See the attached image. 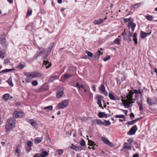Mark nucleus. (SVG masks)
Listing matches in <instances>:
<instances>
[{"label": "nucleus", "mask_w": 157, "mask_h": 157, "mask_svg": "<svg viewBox=\"0 0 157 157\" xmlns=\"http://www.w3.org/2000/svg\"><path fill=\"white\" fill-rule=\"evenodd\" d=\"M41 54L40 52H37L35 54L33 57V59H37V58L40 56V55Z\"/></svg>", "instance_id": "nucleus-35"}, {"label": "nucleus", "mask_w": 157, "mask_h": 157, "mask_svg": "<svg viewBox=\"0 0 157 157\" xmlns=\"http://www.w3.org/2000/svg\"><path fill=\"white\" fill-rule=\"evenodd\" d=\"M89 138H87V139H88ZM88 140V144L90 146H92L93 145H95V144L94 142L90 140Z\"/></svg>", "instance_id": "nucleus-41"}, {"label": "nucleus", "mask_w": 157, "mask_h": 157, "mask_svg": "<svg viewBox=\"0 0 157 157\" xmlns=\"http://www.w3.org/2000/svg\"><path fill=\"white\" fill-rule=\"evenodd\" d=\"M64 94L63 90L61 89L58 90L57 92L56 96L58 98H61Z\"/></svg>", "instance_id": "nucleus-13"}, {"label": "nucleus", "mask_w": 157, "mask_h": 157, "mask_svg": "<svg viewBox=\"0 0 157 157\" xmlns=\"http://www.w3.org/2000/svg\"><path fill=\"white\" fill-rule=\"evenodd\" d=\"M110 56H108L105 58H104L103 59V60L104 61H106L107 60H108L110 59Z\"/></svg>", "instance_id": "nucleus-53"}, {"label": "nucleus", "mask_w": 157, "mask_h": 157, "mask_svg": "<svg viewBox=\"0 0 157 157\" xmlns=\"http://www.w3.org/2000/svg\"><path fill=\"white\" fill-rule=\"evenodd\" d=\"M82 149V148L79 146H75L74 147V150L76 151H80Z\"/></svg>", "instance_id": "nucleus-25"}, {"label": "nucleus", "mask_w": 157, "mask_h": 157, "mask_svg": "<svg viewBox=\"0 0 157 157\" xmlns=\"http://www.w3.org/2000/svg\"><path fill=\"white\" fill-rule=\"evenodd\" d=\"M33 78H36L42 77L43 76L42 74L39 72H33Z\"/></svg>", "instance_id": "nucleus-11"}, {"label": "nucleus", "mask_w": 157, "mask_h": 157, "mask_svg": "<svg viewBox=\"0 0 157 157\" xmlns=\"http://www.w3.org/2000/svg\"><path fill=\"white\" fill-rule=\"evenodd\" d=\"M137 104L139 107L140 106L143 105L142 99H141L140 100V102L138 103Z\"/></svg>", "instance_id": "nucleus-60"}, {"label": "nucleus", "mask_w": 157, "mask_h": 157, "mask_svg": "<svg viewBox=\"0 0 157 157\" xmlns=\"http://www.w3.org/2000/svg\"><path fill=\"white\" fill-rule=\"evenodd\" d=\"M146 18L149 21H151L152 20V16L148 15L146 16Z\"/></svg>", "instance_id": "nucleus-44"}, {"label": "nucleus", "mask_w": 157, "mask_h": 157, "mask_svg": "<svg viewBox=\"0 0 157 157\" xmlns=\"http://www.w3.org/2000/svg\"><path fill=\"white\" fill-rule=\"evenodd\" d=\"M92 124L97 123L98 124L103 125L104 124V122L102 121L100 119H94L92 120Z\"/></svg>", "instance_id": "nucleus-12"}, {"label": "nucleus", "mask_w": 157, "mask_h": 157, "mask_svg": "<svg viewBox=\"0 0 157 157\" xmlns=\"http://www.w3.org/2000/svg\"><path fill=\"white\" fill-rule=\"evenodd\" d=\"M40 53L41 54H45V53H47L46 52L45 49L43 48H40Z\"/></svg>", "instance_id": "nucleus-26"}, {"label": "nucleus", "mask_w": 157, "mask_h": 157, "mask_svg": "<svg viewBox=\"0 0 157 157\" xmlns=\"http://www.w3.org/2000/svg\"><path fill=\"white\" fill-rule=\"evenodd\" d=\"M24 113L21 111H15L13 114V116L16 118H21L23 117Z\"/></svg>", "instance_id": "nucleus-4"}, {"label": "nucleus", "mask_w": 157, "mask_h": 157, "mask_svg": "<svg viewBox=\"0 0 157 157\" xmlns=\"http://www.w3.org/2000/svg\"><path fill=\"white\" fill-rule=\"evenodd\" d=\"M109 97L110 99L115 101L120 100L121 97H122L121 96H119V94H118V95L115 96H114V95L111 93H109Z\"/></svg>", "instance_id": "nucleus-5"}, {"label": "nucleus", "mask_w": 157, "mask_h": 157, "mask_svg": "<svg viewBox=\"0 0 157 157\" xmlns=\"http://www.w3.org/2000/svg\"><path fill=\"white\" fill-rule=\"evenodd\" d=\"M6 52L5 50L3 49H1L0 48V58L2 59H3L4 57L3 55H5Z\"/></svg>", "instance_id": "nucleus-17"}, {"label": "nucleus", "mask_w": 157, "mask_h": 157, "mask_svg": "<svg viewBox=\"0 0 157 157\" xmlns=\"http://www.w3.org/2000/svg\"><path fill=\"white\" fill-rule=\"evenodd\" d=\"M136 24L135 23H133V22H129L128 24V27L129 29H130V27L132 31L133 32L135 28L136 27Z\"/></svg>", "instance_id": "nucleus-8"}, {"label": "nucleus", "mask_w": 157, "mask_h": 157, "mask_svg": "<svg viewBox=\"0 0 157 157\" xmlns=\"http://www.w3.org/2000/svg\"><path fill=\"white\" fill-rule=\"evenodd\" d=\"M130 103L124 104V106L125 108H128L130 106Z\"/></svg>", "instance_id": "nucleus-57"}, {"label": "nucleus", "mask_w": 157, "mask_h": 157, "mask_svg": "<svg viewBox=\"0 0 157 157\" xmlns=\"http://www.w3.org/2000/svg\"><path fill=\"white\" fill-rule=\"evenodd\" d=\"M140 5V3H138L136 4H135L133 6V8H134L135 9L137 8L138 7H139Z\"/></svg>", "instance_id": "nucleus-50"}, {"label": "nucleus", "mask_w": 157, "mask_h": 157, "mask_svg": "<svg viewBox=\"0 0 157 157\" xmlns=\"http://www.w3.org/2000/svg\"><path fill=\"white\" fill-rule=\"evenodd\" d=\"M128 36H123V39L124 40H128Z\"/></svg>", "instance_id": "nucleus-61"}, {"label": "nucleus", "mask_w": 157, "mask_h": 157, "mask_svg": "<svg viewBox=\"0 0 157 157\" xmlns=\"http://www.w3.org/2000/svg\"><path fill=\"white\" fill-rule=\"evenodd\" d=\"M134 94V93L132 91H130L128 94L127 95V97L128 99L129 100H134V101L135 100V99H133L132 98L133 96L132 95Z\"/></svg>", "instance_id": "nucleus-16"}, {"label": "nucleus", "mask_w": 157, "mask_h": 157, "mask_svg": "<svg viewBox=\"0 0 157 157\" xmlns=\"http://www.w3.org/2000/svg\"><path fill=\"white\" fill-rule=\"evenodd\" d=\"M140 38H144L147 36L146 33L142 31L140 33Z\"/></svg>", "instance_id": "nucleus-31"}, {"label": "nucleus", "mask_w": 157, "mask_h": 157, "mask_svg": "<svg viewBox=\"0 0 157 157\" xmlns=\"http://www.w3.org/2000/svg\"><path fill=\"white\" fill-rule=\"evenodd\" d=\"M147 102L148 105L150 106H152L155 104V103L151 102V99H147Z\"/></svg>", "instance_id": "nucleus-29"}, {"label": "nucleus", "mask_w": 157, "mask_h": 157, "mask_svg": "<svg viewBox=\"0 0 157 157\" xmlns=\"http://www.w3.org/2000/svg\"><path fill=\"white\" fill-rule=\"evenodd\" d=\"M32 13V10L31 9H28L26 14V17L30 16Z\"/></svg>", "instance_id": "nucleus-45"}, {"label": "nucleus", "mask_w": 157, "mask_h": 157, "mask_svg": "<svg viewBox=\"0 0 157 157\" xmlns=\"http://www.w3.org/2000/svg\"><path fill=\"white\" fill-rule=\"evenodd\" d=\"M85 53L87 54L88 56L91 57L93 56V54L91 52L89 51H86Z\"/></svg>", "instance_id": "nucleus-38"}, {"label": "nucleus", "mask_w": 157, "mask_h": 157, "mask_svg": "<svg viewBox=\"0 0 157 157\" xmlns=\"http://www.w3.org/2000/svg\"><path fill=\"white\" fill-rule=\"evenodd\" d=\"M73 76V75H69L68 74H66L63 75L61 76V78L62 80H66Z\"/></svg>", "instance_id": "nucleus-14"}, {"label": "nucleus", "mask_w": 157, "mask_h": 157, "mask_svg": "<svg viewBox=\"0 0 157 157\" xmlns=\"http://www.w3.org/2000/svg\"><path fill=\"white\" fill-rule=\"evenodd\" d=\"M32 149L31 148L29 147L28 148L27 147H25V150L26 151L27 153H29V151H30Z\"/></svg>", "instance_id": "nucleus-55"}, {"label": "nucleus", "mask_w": 157, "mask_h": 157, "mask_svg": "<svg viewBox=\"0 0 157 157\" xmlns=\"http://www.w3.org/2000/svg\"><path fill=\"white\" fill-rule=\"evenodd\" d=\"M99 90L101 93H103L105 91V88L104 84H101L99 88Z\"/></svg>", "instance_id": "nucleus-21"}, {"label": "nucleus", "mask_w": 157, "mask_h": 157, "mask_svg": "<svg viewBox=\"0 0 157 157\" xmlns=\"http://www.w3.org/2000/svg\"><path fill=\"white\" fill-rule=\"evenodd\" d=\"M102 141L104 143L106 144H108L109 146L111 147H113L114 145L112 143L110 142L106 138H101Z\"/></svg>", "instance_id": "nucleus-10"}, {"label": "nucleus", "mask_w": 157, "mask_h": 157, "mask_svg": "<svg viewBox=\"0 0 157 157\" xmlns=\"http://www.w3.org/2000/svg\"><path fill=\"white\" fill-rule=\"evenodd\" d=\"M48 154V153L47 151H43L42 152L40 155L41 157H45L47 156Z\"/></svg>", "instance_id": "nucleus-28"}, {"label": "nucleus", "mask_w": 157, "mask_h": 157, "mask_svg": "<svg viewBox=\"0 0 157 157\" xmlns=\"http://www.w3.org/2000/svg\"><path fill=\"white\" fill-rule=\"evenodd\" d=\"M32 143L31 141L28 142L27 143V146L31 148L32 146Z\"/></svg>", "instance_id": "nucleus-49"}, {"label": "nucleus", "mask_w": 157, "mask_h": 157, "mask_svg": "<svg viewBox=\"0 0 157 157\" xmlns=\"http://www.w3.org/2000/svg\"><path fill=\"white\" fill-rule=\"evenodd\" d=\"M33 157H40V154L38 153L35 154Z\"/></svg>", "instance_id": "nucleus-62"}, {"label": "nucleus", "mask_w": 157, "mask_h": 157, "mask_svg": "<svg viewBox=\"0 0 157 157\" xmlns=\"http://www.w3.org/2000/svg\"><path fill=\"white\" fill-rule=\"evenodd\" d=\"M129 116L131 117L134 118L135 117L134 115L132 113H131L130 114Z\"/></svg>", "instance_id": "nucleus-64"}, {"label": "nucleus", "mask_w": 157, "mask_h": 157, "mask_svg": "<svg viewBox=\"0 0 157 157\" xmlns=\"http://www.w3.org/2000/svg\"><path fill=\"white\" fill-rule=\"evenodd\" d=\"M133 93H134L136 94H141L142 93V92H141L140 90H133Z\"/></svg>", "instance_id": "nucleus-46"}, {"label": "nucleus", "mask_w": 157, "mask_h": 157, "mask_svg": "<svg viewBox=\"0 0 157 157\" xmlns=\"http://www.w3.org/2000/svg\"><path fill=\"white\" fill-rule=\"evenodd\" d=\"M32 85L35 86H37L38 85V82L37 81L34 80L32 81Z\"/></svg>", "instance_id": "nucleus-47"}, {"label": "nucleus", "mask_w": 157, "mask_h": 157, "mask_svg": "<svg viewBox=\"0 0 157 157\" xmlns=\"http://www.w3.org/2000/svg\"><path fill=\"white\" fill-rule=\"evenodd\" d=\"M104 121L105 122H104V124H103V125H104L105 126L109 125L111 124V122L109 121L104 120Z\"/></svg>", "instance_id": "nucleus-34"}, {"label": "nucleus", "mask_w": 157, "mask_h": 157, "mask_svg": "<svg viewBox=\"0 0 157 157\" xmlns=\"http://www.w3.org/2000/svg\"><path fill=\"white\" fill-rule=\"evenodd\" d=\"M15 120L14 119L12 118H10L7 120L6 126L7 132H9L14 127Z\"/></svg>", "instance_id": "nucleus-1"}, {"label": "nucleus", "mask_w": 157, "mask_h": 157, "mask_svg": "<svg viewBox=\"0 0 157 157\" xmlns=\"http://www.w3.org/2000/svg\"><path fill=\"white\" fill-rule=\"evenodd\" d=\"M69 104V102L67 100H64L59 103L58 105V107L59 109H63L67 107Z\"/></svg>", "instance_id": "nucleus-3"}, {"label": "nucleus", "mask_w": 157, "mask_h": 157, "mask_svg": "<svg viewBox=\"0 0 157 157\" xmlns=\"http://www.w3.org/2000/svg\"><path fill=\"white\" fill-rule=\"evenodd\" d=\"M97 100H101L103 99L104 97L101 95H97Z\"/></svg>", "instance_id": "nucleus-48"}, {"label": "nucleus", "mask_w": 157, "mask_h": 157, "mask_svg": "<svg viewBox=\"0 0 157 157\" xmlns=\"http://www.w3.org/2000/svg\"><path fill=\"white\" fill-rule=\"evenodd\" d=\"M127 144V143H124V149H128V150L130 149L131 148V146L126 145V144Z\"/></svg>", "instance_id": "nucleus-37"}, {"label": "nucleus", "mask_w": 157, "mask_h": 157, "mask_svg": "<svg viewBox=\"0 0 157 157\" xmlns=\"http://www.w3.org/2000/svg\"><path fill=\"white\" fill-rule=\"evenodd\" d=\"M131 18L130 17H129L128 18H124L123 19V20L124 21V22L126 23L128 22V21L131 20Z\"/></svg>", "instance_id": "nucleus-52"}, {"label": "nucleus", "mask_w": 157, "mask_h": 157, "mask_svg": "<svg viewBox=\"0 0 157 157\" xmlns=\"http://www.w3.org/2000/svg\"><path fill=\"white\" fill-rule=\"evenodd\" d=\"M9 96V94H6L3 95V98L5 101H7L8 99Z\"/></svg>", "instance_id": "nucleus-30"}, {"label": "nucleus", "mask_w": 157, "mask_h": 157, "mask_svg": "<svg viewBox=\"0 0 157 157\" xmlns=\"http://www.w3.org/2000/svg\"><path fill=\"white\" fill-rule=\"evenodd\" d=\"M114 117L117 118H121L123 119H124L125 118V116L124 115H116L114 116Z\"/></svg>", "instance_id": "nucleus-33"}, {"label": "nucleus", "mask_w": 157, "mask_h": 157, "mask_svg": "<svg viewBox=\"0 0 157 157\" xmlns=\"http://www.w3.org/2000/svg\"><path fill=\"white\" fill-rule=\"evenodd\" d=\"M53 107L52 105H50L48 106L45 107L43 109H48L49 110L52 111V109Z\"/></svg>", "instance_id": "nucleus-40"}, {"label": "nucleus", "mask_w": 157, "mask_h": 157, "mask_svg": "<svg viewBox=\"0 0 157 157\" xmlns=\"http://www.w3.org/2000/svg\"><path fill=\"white\" fill-rule=\"evenodd\" d=\"M80 145L82 147H84L85 146L86 143L84 140L82 139L80 143Z\"/></svg>", "instance_id": "nucleus-43"}, {"label": "nucleus", "mask_w": 157, "mask_h": 157, "mask_svg": "<svg viewBox=\"0 0 157 157\" xmlns=\"http://www.w3.org/2000/svg\"><path fill=\"white\" fill-rule=\"evenodd\" d=\"M24 75L26 76L28 78H29V79H31V78H33V72L30 73V72H25L24 73Z\"/></svg>", "instance_id": "nucleus-19"}, {"label": "nucleus", "mask_w": 157, "mask_h": 157, "mask_svg": "<svg viewBox=\"0 0 157 157\" xmlns=\"http://www.w3.org/2000/svg\"><path fill=\"white\" fill-rule=\"evenodd\" d=\"M104 112H99L98 114V116L99 118H102L104 117Z\"/></svg>", "instance_id": "nucleus-36"}, {"label": "nucleus", "mask_w": 157, "mask_h": 157, "mask_svg": "<svg viewBox=\"0 0 157 157\" xmlns=\"http://www.w3.org/2000/svg\"><path fill=\"white\" fill-rule=\"evenodd\" d=\"M133 40L135 44L136 45L137 44V38H133Z\"/></svg>", "instance_id": "nucleus-58"}, {"label": "nucleus", "mask_w": 157, "mask_h": 157, "mask_svg": "<svg viewBox=\"0 0 157 157\" xmlns=\"http://www.w3.org/2000/svg\"><path fill=\"white\" fill-rule=\"evenodd\" d=\"M25 67V65L24 63L21 62L16 67V68H19L20 69H23Z\"/></svg>", "instance_id": "nucleus-18"}, {"label": "nucleus", "mask_w": 157, "mask_h": 157, "mask_svg": "<svg viewBox=\"0 0 157 157\" xmlns=\"http://www.w3.org/2000/svg\"><path fill=\"white\" fill-rule=\"evenodd\" d=\"M120 40L119 39L117 38L114 40L113 42L115 44H119L120 43Z\"/></svg>", "instance_id": "nucleus-39"}, {"label": "nucleus", "mask_w": 157, "mask_h": 157, "mask_svg": "<svg viewBox=\"0 0 157 157\" xmlns=\"http://www.w3.org/2000/svg\"><path fill=\"white\" fill-rule=\"evenodd\" d=\"M9 61L10 60L8 59H5L4 60V63L7 64Z\"/></svg>", "instance_id": "nucleus-63"}, {"label": "nucleus", "mask_w": 157, "mask_h": 157, "mask_svg": "<svg viewBox=\"0 0 157 157\" xmlns=\"http://www.w3.org/2000/svg\"><path fill=\"white\" fill-rule=\"evenodd\" d=\"M103 21V19H100L98 20H95L94 21V23L95 25L99 24L101 23Z\"/></svg>", "instance_id": "nucleus-24"}, {"label": "nucleus", "mask_w": 157, "mask_h": 157, "mask_svg": "<svg viewBox=\"0 0 157 157\" xmlns=\"http://www.w3.org/2000/svg\"><path fill=\"white\" fill-rule=\"evenodd\" d=\"M81 120L82 122H85L87 121V119L85 117H82L81 118Z\"/></svg>", "instance_id": "nucleus-56"}, {"label": "nucleus", "mask_w": 157, "mask_h": 157, "mask_svg": "<svg viewBox=\"0 0 157 157\" xmlns=\"http://www.w3.org/2000/svg\"><path fill=\"white\" fill-rule=\"evenodd\" d=\"M15 70V69H6L2 70L0 71V74L5 73L11 71Z\"/></svg>", "instance_id": "nucleus-23"}, {"label": "nucleus", "mask_w": 157, "mask_h": 157, "mask_svg": "<svg viewBox=\"0 0 157 157\" xmlns=\"http://www.w3.org/2000/svg\"><path fill=\"white\" fill-rule=\"evenodd\" d=\"M103 52H101L99 50H98V52H96L94 56V57L98 59L100 55H102Z\"/></svg>", "instance_id": "nucleus-22"}, {"label": "nucleus", "mask_w": 157, "mask_h": 157, "mask_svg": "<svg viewBox=\"0 0 157 157\" xmlns=\"http://www.w3.org/2000/svg\"><path fill=\"white\" fill-rule=\"evenodd\" d=\"M8 84L11 86H13V85L12 82V78L11 77H10L7 81Z\"/></svg>", "instance_id": "nucleus-27"}, {"label": "nucleus", "mask_w": 157, "mask_h": 157, "mask_svg": "<svg viewBox=\"0 0 157 157\" xmlns=\"http://www.w3.org/2000/svg\"><path fill=\"white\" fill-rule=\"evenodd\" d=\"M142 117H140L136 118L135 119L132 120L131 121H128L126 123V124L128 125H132L135 124L136 121L141 119Z\"/></svg>", "instance_id": "nucleus-9"}, {"label": "nucleus", "mask_w": 157, "mask_h": 157, "mask_svg": "<svg viewBox=\"0 0 157 157\" xmlns=\"http://www.w3.org/2000/svg\"><path fill=\"white\" fill-rule=\"evenodd\" d=\"M59 78L58 76L56 75H53L51 76L48 79V82L49 83H51L53 82L54 80Z\"/></svg>", "instance_id": "nucleus-15"}, {"label": "nucleus", "mask_w": 157, "mask_h": 157, "mask_svg": "<svg viewBox=\"0 0 157 157\" xmlns=\"http://www.w3.org/2000/svg\"><path fill=\"white\" fill-rule=\"evenodd\" d=\"M58 154L59 155H61L63 153V150L62 149H59L58 150Z\"/></svg>", "instance_id": "nucleus-51"}, {"label": "nucleus", "mask_w": 157, "mask_h": 157, "mask_svg": "<svg viewBox=\"0 0 157 157\" xmlns=\"http://www.w3.org/2000/svg\"><path fill=\"white\" fill-rule=\"evenodd\" d=\"M6 40L5 38H0V43L2 46H5Z\"/></svg>", "instance_id": "nucleus-20"}, {"label": "nucleus", "mask_w": 157, "mask_h": 157, "mask_svg": "<svg viewBox=\"0 0 157 157\" xmlns=\"http://www.w3.org/2000/svg\"><path fill=\"white\" fill-rule=\"evenodd\" d=\"M42 140V138H36L35 140V144H37L40 143L41 142Z\"/></svg>", "instance_id": "nucleus-32"}, {"label": "nucleus", "mask_w": 157, "mask_h": 157, "mask_svg": "<svg viewBox=\"0 0 157 157\" xmlns=\"http://www.w3.org/2000/svg\"><path fill=\"white\" fill-rule=\"evenodd\" d=\"M101 100H97V104L99 105V106L100 108H101L102 109H103V108L102 107L101 105Z\"/></svg>", "instance_id": "nucleus-42"}, {"label": "nucleus", "mask_w": 157, "mask_h": 157, "mask_svg": "<svg viewBox=\"0 0 157 157\" xmlns=\"http://www.w3.org/2000/svg\"><path fill=\"white\" fill-rule=\"evenodd\" d=\"M127 141L129 144H131L133 142V140L132 138H129L128 140Z\"/></svg>", "instance_id": "nucleus-54"}, {"label": "nucleus", "mask_w": 157, "mask_h": 157, "mask_svg": "<svg viewBox=\"0 0 157 157\" xmlns=\"http://www.w3.org/2000/svg\"><path fill=\"white\" fill-rule=\"evenodd\" d=\"M137 128L136 125L133 126L128 132V134L130 135H134L137 130Z\"/></svg>", "instance_id": "nucleus-6"}, {"label": "nucleus", "mask_w": 157, "mask_h": 157, "mask_svg": "<svg viewBox=\"0 0 157 157\" xmlns=\"http://www.w3.org/2000/svg\"><path fill=\"white\" fill-rule=\"evenodd\" d=\"M25 81L27 83L30 82H31V79H29V78H28V77H27L25 79Z\"/></svg>", "instance_id": "nucleus-59"}, {"label": "nucleus", "mask_w": 157, "mask_h": 157, "mask_svg": "<svg viewBox=\"0 0 157 157\" xmlns=\"http://www.w3.org/2000/svg\"><path fill=\"white\" fill-rule=\"evenodd\" d=\"M48 88V85L47 84H44L42 86L38 89V92H42L47 90Z\"/></svg>", "instance_id": "nucleus-7"}, {"label": "nucleus", "mask_w": 157, "mask_h": 157, "mask_svg": "<svg viewBox=\"0 0 157 157\" xmlns=\"http://www.w3.org/2000/svg\"><path fill=\"white\" fill-rule=\"evenodd\" d=\"M53 47V44L50 47H49L48 48V50L47 51V53H45V55L43 57V65L46 66V68L47 69L49 67H51V64L48 61L47 57L48 55L51 52Z\"/></svg>", "instance_id": "nucleus-2"}]
</instances>
